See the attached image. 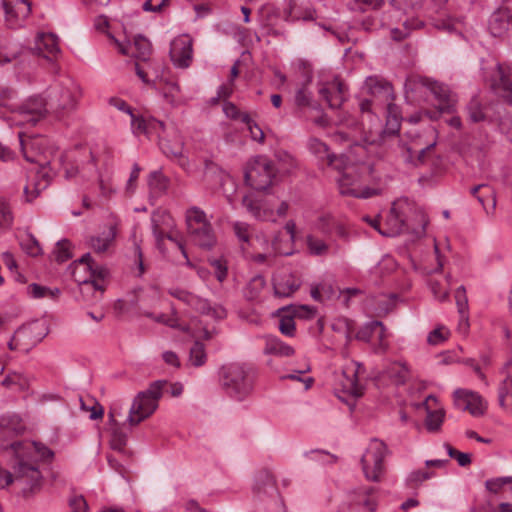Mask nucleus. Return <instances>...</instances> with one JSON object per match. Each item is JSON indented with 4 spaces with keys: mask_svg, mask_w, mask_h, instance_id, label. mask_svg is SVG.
<instances>
[{
    "mask_svg": "<svg viewBox=\"0 0 512 512\" xmlns=\"http://www.w3.org/2000/svg\"><path fill=\"white\" fill-rule=\"evenodd\" d=\"M8 423L0 419V489L13 483L14 479L21 482L22 493L30 496L40 489L42 475L35 464L29 463L31 454L37 453L41 459L47 460L54 453L45 445L33 441H16L8 443L4 440Z\"/></svg>",
    "mask_w": 512,
    "mask_h": 512,
    "instance_id": "f257e3e1",
    "label": "nucleus"
},
{
    "mask_svg": "<svg viewBox=\"0 0 512 512\" xmlns=\"http://www.w3.org/2000/svg\"><path fill=\"white\" fill-rule=\"evenodd\" d=\"M219 381L230 398L243 401L254 390L256 371L251 365L245 363H230L221 367Z\"/></svg>",
    "mask_w": 512,
    "mask_h": 512,
    "instance_id": "f03ea898",
    "label": "nucleus"
},
{
    "mask_svg": "<svg viewBox=\"0 0 512 512\" xmlns=\"http://www.w3.org/2000/svg\"><path fill=\"white\" fill-rule=\"evenodd\" d=\"M167 385L166 380H157L152 382L146 390L136 395L127 418L129 425H138L157 410L159 400L163 396V391Z\"/></svg>",
    "mask_w": 512,
    "mask_h": 512,
    "instance_id": "7ed1b4c3",
    "label": "nucleus"
},
{
    "mask_svg": "<svg viewBox=\"0 0 512 512\" xmlns=\"http://www.w3.org/2000/svg\"><path fill=\"white\" fill-rule=\"evenodd\" d=\"M405 87L407 90L410 89L411 91L423 87L433 94L435 100L438 102L436 110H427L425 112L431 120H437L442 113L450 114L455 111L457 100L448 86L442 83L432 81L428 78H409L406 80Z\"/></svg>",
    "mask_w": 512,
    "mask_h": 512,
    "instance_id": "20e7f679",
    "label": "nucleus"
},
{
    "mask_svg": "<svg viewBox=\"0 0 512 512\" xmlns=\"http://www.w3.org/2000/svg\"><path fill=\"white\" fill-rule=\"evenodd\" d=\"M185 218L191 241L205 250L213 248L217 239L206 213L199 207L193 206L187 209Z\"/></svg>",
    "mask_w": 512,
    "mask_h": 512,
    "instance_id": "39448f33",
    "label": "nucleus"
},
{
    "mask_svg": "<svg viewBox=\"0 0 512 512\" xmlns=\"http://www.w3.org/2000/svg\"><path fill=\"white\" fill-rule=\"evenodd\" d=\"M277 171L272 160L266 156H255L245 166V183L254 190L265 191L273 185Z\"/></svg>",
    "mask_w": 512,
    "mask_h": 512,
    "instance_id": "423d86ee",
    "label": "nucleus"
},
{
    "mask_svg": "<svg viewBox=\"0 0 512 512\" xmlns=\"http://www.w3.org/2000/svg\"><path fill=\"white\" fill-rule=\"evenodd\" d=\"M386 454V444L379 439H372L361 457L362 471L368 481L379 482L381 480Z\"/></svg>",
    "mask_w": 512,
    "mask_h": 512,
    "instance_id": "0eeeda50",
    "label": "nucleus"
},
{
    "mask_svg": "<svg viewBox=\"0 0 512 512\" xmlns=\"http://www.w3.org/2000/svg\"><path fill=\"white\" fill-rule=\"evenodd\" d=\"M81 95L79 85L71 78H65L50 95V107L58 114L74 111Z\"/></svg>",
    "mask_w": 512,
    "mask_h": 512,
    "instance_id": "6e6552de",
    "label": "nucleus"
},
{
    "mask_svg": "<svg viewBox=\"0 0 512 512\" xmlns=\"http://www.w3.org/2000/svg\"><path fill=\"white\" fill-rule=\"evenodd\" d=\"M341 172L337 179L339 192L345 196H353L357 198H369L376 194V190L368 187H361L359 185V176L355 172L354 167L348 166V162L345 168L338 170Z\"/></svg>",
    "mask_w": 512,
    "mask_h": 512,
    "instance_id": "1a4fd4ad",
    "label": "nucleus"
},
{
    "mask_svg": "<svg viewBox=\"0 0 512 512\" xmlns=\"http://www.w3.org/2000/svg\"><path fill=\"white\" fill-rule=\"evenodd\" d=\"M301 284L300 278L287 268L278 269L272 276L274 296L278 298L291 297Z\"/></svg>",
    "mask_w": 512,
    "mask_h": 512,
    "instance_id": "9d476101",
    "label": "nucleus"
},
{
    "mask_svg": "<svg viewBox=\"0 0 512 512\" xmlns=\"http://www.w3.org/2000/svg\"><path fill=\"white\" fill-rule=\"evenodd\" d=\"M374 338L378 340V344H373L374 352H385L388 348V343L386 341V329L380 321H371L366 323L355 335V339L367 343H370Z\"/></svg>",
    "mask_w": 512,
    "mask_h": 512,
    "instance_id": "9b49d317",
    "label": "nucleus"
},
{
    "mask_svg": "<svg viewBox=\"0 0 512 512\" xmlns=\"http://www.w3.org/2000/svg\"><path fill=\"white\" fill-rule=\"evenodd\" d=\"M454 405L462 411H468L474 417L483 415L486 410L482 397L478 393L466 389L455 390Z\"/></svg>",
    "mask_w": 512,
    "mask_h": 512,
    "instance_id": "f8f14e48",
    "label": "nucleus"
},
{
    "mask_svg": "<svg viewBox=\"0 0 512 512\" xmlns=\"http://www.w3.org/2000/svg\"><path fill=\"white\" fill-rule=\"evenodd\" d=\"M46 102L42 97H33L19 107L18 123L21 125H36L46 115Z\"/></svg>",
    "mask_w": 512,
    "mask_h": 512,
    "instance_id": "ddd939ff",
    "label": "nucleus"
},
{
    "mask_svg": "<svg viewBox=\"0 0 512 512\" xmlns=\"http://www.w3.org/2000/svg\"><path fill=\"white\" fill-rule=\"evenodd\" d=\"M310 152L321 162L328 166L340 170L345 168L347 157L343 154L336 155L332 153L326 143L317 138H311L308 142Z\"/></svg>",
    "mask_w": 512,
    "mask_h": 512,
    "instance_id": "4468645a",
    "label": "nucleus"
},
{
    "mask_svg": "<svg viewBox=\"0 0 512 512\" xmlns=\"http://www.w3.org/2000/svg\"><path fill=\"white\" fill-rule=\"evenodd\" d=\"M193 57V41L188 35L176 37L170 45V58L180 68L189 67Z\"/></svg>",
    "mask_w": 512,
    "mask_h": 512,
    "instance_id": "2eb2a0df",
    "label": "nucleus"
},
{
    "mask_svg": "<svg viewBox=\"0 0 512 512\" xmlns=\"http://www.w3.org/2000/svg\"><path fill=\"white\" fill-rule=\"evenodd\" d=\"M364 88L377 105H383L384 102L394 101L395 99L392 85L379 76L367 77L364 82Z\"/></svg>",
    "mask_w": 512,
    "mask_h": 512,
    "instance_id": "dca6fc26",
    "label": "nucleus"
},
{
    "mask_svg": "<svg viewBox=\"0 0 512 512\" xmlns=\"http://www.w3.org/2000/svg\"><path fill=\"white\" fill-rule=\"evenodd\" d=\"M346 91L347 87L343 81L339 77H335L319 89V94L325 99L330 108L336 109L343 104Z\"/></svg>",
    "mask_w": 512,
    "mask_h": 512,
    "instance_id": "f3484780",
    "label": "nucleus"
},
{
    "mask_svg": "<svg viewBox=\"0 0 512 512\" xmlns=\"http://www.w3.org/2000/svg\"><path fill=\"white\" fill-rule=\"evenodd\" d=\"M131 126L133 133L147 136L156 134L159 141L164 137L166 131L165 123L153 117L144 118L143 116L132 115Z\"/></svg>",
    "mask_w": 512,
    "mask_h": 512,
    "instance_id": "a211bd4d",
    "label": "nucleus"
},
{
    "mask_svg": "<svg viewBox=\"0 0 512 512\" xmlns=\"http://www.w3.org/2000/svg\"><path fill=\"white\" fill-rule=\"evenodd\" d=\"M175 140L171 142L169 139L163 137L159 141V146L163 153L173 161H175L181 168L188 169L189 160L183 154L184 143L177 132L174 131Z\"/></svg>",
    "mask_w": 512,
    "mask_h": 512,
    "instance_id": "6ab92c4d",
    "label": "nucleus"
},
{
    "mask_svg": "<svg viewBox=\"0 0 512 512\" xmlns=\"http://www.w3.org/2000/svg\"><path fill=\"white\" fill-rule=\"evenodd\" d=\"M91 272L90 279H86L80 283V291L81 294L85 297L88 294H92V298L94 300L98 299V295H101L104 291L103 280L107 275V269L103 267L92 266V269H89Z\"/></svg>",
    "mask_w": 512,
    "mask_h": 512,
    "instance_id": "aec40b11",
    "label": "nucleus"
},
{
    "mask_svg": "<svg viewBox=\"0 0 512 512\" xmlns=\"http://www.w3.org/2000/svg\"><path fill=\"white\" fill-rule=\"evenodd\" d=\"M170 219H171L170 215L166 212H155L152 214V217H151L152 231H153V235L156 239L157 246L159 248H161L163 240L165 238H167L171 241H174L180 248L183 256L186 259H188V256H187L184 246L180 242L175 240L171 234L166 233L165 229L162 228V226H161L162 224L166 223ZM187 263L190 265L189 260H187Z\"/></svg>",
    "mask_w": 512,
    "mask_h": 512,
    "instance_id": "412c9836",
    "label": "nucleus"
},
{
    "mask_svg": "<svg viewBox=\"0 0 512 512\" xmlns=\"http://www.w3.org/2000/svg\"><path fill=\"white\" fill-rule=\"evenodd\" d=\"M2 5L6 20L13 25L25 20L31 13V4L28 0H3Z\"/></svg>",
    "mask_w": 512,
    "mask_h": 512,
    "instance_id": "4be33fe9",
    "label": "nucleus"
},
{
    "mask_svg": "<svg viewBox=\"0 0 512 512\" xmlns=\"http://www.w3.org/2000/svg\"><path fill=\"white\" fill-rule=\"evenodd\" d=\"M115 43L117 44L120 53L123 55H128L131 53V55L137 60L144 62L149 59L152 52L150 41L143 36L135 37L133 44L129 46L122 44L117 40H115Z\"/></svg>",
    "mask_w": 512,
    "mask_h": 512,
    "instance_id": "5701e85b",
    "label": "nucleus"
},
{
    "mask_svg": "<svg viewBox=\"0 0 512 512\" xmlns=\"http://www.w3.org/2000/svg\"><path fill=\"white\" fill-rule=\"evenodd\" d=\"M34 49L36 52L48 60H54L60 54L58 37L52 33L40 34L36 41Z\"/></svg>",
    "mask_w": 512,
    "mask_h": 512,
    "instance_id": "b1692460",
    "label": "nucleus"
},
{
    "mask_svg": "<svg viewBox=\"0 0 512 512\" xmlns=\"http://www.w3.org/2000/svg\"><path fill=\"white\" fill-rule=\"evenodd\" d=\"M314 312L315 309L307 305L294 307L292 316H283L280 319L279 330L286 336H293L295 332L294 317H310Z\"/></svg>",
    "mask_w": 512,
    "mask_h": 512,
    "instance_id": "393cba45",
    "label": "nucleus"
},
{
    "mask_svg": "<svg viewBox=\"0 0 512 512\" xmlns=\"http://www.w3.org/2000/svg\"><path fill=\"white\" fill-rule=\"evenodd\" d=\"M197 312L210 316L216 320H222L227 316L226 309L218 304L211 305L206 299H203L197 295L194 296L190 305Z\"/></svg>",
    "mask_w": 512,
    "mask_h": 512,
    "instance_id": "a878e982",
    "label": "nucleus"
},
{
    "mask_svg": "<svg viewBox=\"0 0 512 512\" xmlns=\"http://www.w3.org/2000/svg\"><path fill=\"white\" fill-rule=\"evenodd\" d=\"M375 493L376 488L374 487H359L352 493V502L354 505L366 508L369 512H375L377 509Z\"/></svg>",
    "mask_w": 512,
    "mask_h": 512,
    "instance_id": "bb28decb",
    "label": "nucleus"
},
{
    "mask_svg": "<svg viewBox=\"0 0 512 512\" xmlns=\"http://www.w3.org/2000/svg\"><path fill=\"white\" fill-rule=\"evenodd\" d=\"M170 180L160 170L153 171L148 176V186L152 197L164 195L169 187Z\"/></svg>",
    "mask_w": 512,
    "mask_h": 512,
    "instance_id": "cd10ccee",
    "label": "nucleus"
},
{
    "mask_svg": "<svg viewBox=\"0 0 512 512\" xmlns=\"http://www.w3.org/2000/svg\"><path fill=\"white\" fill-rule=\"evenodd\" d=\"M455 300L460 316L459 319V330L466 332L469 327L468 317V299L466 296V289L464 286H460L455 292Z\"/></svg>",
    "mask_w": 512,
    "mask_h": 512,
    "instance_id": "c85d7f7f",
    "label": "nucleus"
},
{
    "mask_svg": "<svg viewBox=\"0 0 512 512\" xmlns=\"http://www.w3.org/2000/svg\"><path fill=\"white\" fill-rule=\"evenodd\" d=\"M108 417L111 425V448L117 451H123L127 444V433L116 422L113 413H109Z\"/></svg>",
    "mask_w": 512,
    "mask_h": 512,
    "instance_id": "c756f323",
    "label": "nucleus"
},
{
    "mask_svg": "<svg viewBox=\"0 0 512 512\" xmlns=\"http://www.w3.org/2000/svg\"><path fill=\"white\" fill-rule=\"evenodd\" d=\"M387 224L389 225L388 230L380 231L384 236H396L409 229L408 224L403 218L392 208L389 215L387 216Z\"/></svg>",
    "mask_w": 512,
    "mask_h": 512,
    "instance_id": "7c9ffc66",
    "label": "nucleus"
},
{
    "mask_svg": "<svg viewBox=\"0 0 512 512\" xmlns=\"http://www.w3.org/2000/svg\"><path fill=\"white\" fill-rule=\"evenodd\" d=\"M116 237V229L110 226L108 230L103 231L99 236L90 238V246L96 253H104L113 243Z\"/></svg>",
    "mask_w": 512,
    "mask_h": 512,
    "instance_id": "2f4dec72",
    "label": "nucleus"
},
{
    "mask_svg": "<svg viewBox=\"0 0 512 512\" xmlns=\"http://www.w3.org/2000/svg\"><path fill=\"white\" fill-rule=\"evenodd\" d=\"M498 403L504 410L512 406V376L508 375L498 386Z\"/></svg>",
    "mask_w": 512,
    "mask_h": 512,
    "instance_id": "473e14b6",
    "label": "nucleus"
},
{
    "mask_svg": "<svg viewBox=\"0 0 512 512\" xmlns=\"http://www.w3.org/2000/svg\"><path fill=\"white\" fill-rule=\"evenodd\" d=\"M266 354L288 357L294 354V349L277 338H269L264 349Z\"/></svg>",
    "mask_w": 512,
    "mask_h": 512,
    "instance_id": "72a5a7b5",
    "label": "nucleus"
},
{
    "mask_svg": "<svg viewBox=\"0 0 512 512\" xmlns=\"http://www.w3.org/2000/svg\"><path fill=\"white\" fill-rule=\"evenodd\" d=\"M445 418V410L438 408L432 410L427 408V415L425 419V427L429 432H438L441 429L442 423Z\"/></svg>",
    "mask_w": 512,
    "mask_h": 512,
    "instance_id": "f704fd0d",
    "label": "nucleus"
},
{
    "mask_svg": "<svg viewBox=\"0 0 512 512\" xmlns=\"http://www.w3.org/2000/svg\"><path fill=\"white\" fill-rule=\"evenodd\" d=\"M400 156L404 163L415 167V156L418 148V135L412 136L410 142L399 145Z\"/></svg>",
    "mask_w": 512,
    "mask_h": 512,
    "instance_id": "c9c22d12",
    "label": "nucleus"
},
{
    "mask_svg": "<svg viewBox=\"0 0 512 512\" xmlns=\"http://www.w3.org/2000/svg\"><path fill=\"white\" fill-rule=\"evenodd\" d=\"M436 146V140L425 142L422 140V137L418 135V148L415 156V167L423 165L426 163L427 159L430 157L433 148Z\"/></svg>",
    "mask_w": 512,
    "mask_h": 512,
    "instance_id": "e433bc0d",
    "label": "nucleus"
},
{
    "mask_svg": "<svg viewBox=\"0 0 512 512\" xmlns=\"http://www.w3.org/2000/svg\"><path fill=\"white\" fill-rule=\"evenodd\" d=\"M388 376L395 381L396 384L402 385L409 378V367L406 363L395 362L390 365L387 370Z\"/></svg>",
    "mask_w": 512,
    "mask_h": 512,
    "instance_id": "4c0bfd02",
    "label": "nucleus"
},
{
    "mask_svg": "<svg viewBox=\"0 0 512 512\" xmlns=\"http://www.w3.org/2000/svg\"><path fill=\"white\" fill-rule=\"evenodd\" d=\"M6 388L16 387L18 390H25L29 387V380L18 372L9 373L1 382Z\"/></svg>",
    "mask_w": 512,
    "mask_h": 512,
    "instance_id": "58836bf2",
    "label": "nucleus"
},
{
    "mask_svg": "<svg viewBox=\"0 0 512 512\" xmlns=\"http://www.w3.org/2000/svg\"><path fill=\"white\" fill-rule=\"evenodd\" d=\"M206 358L207 356L204 344L196 340L190 349V362L195 367H199L205 364Z\"/></svg>",
    "mask_w": 512,
    "mask_h": 512,
    "instance_id": "ea45409f",
    "label": "nucleus"
},
{
    "mask_svg": "<svg viewBox=\"0 0 512 512\" xmlns=\"http://www.w3.org/2000/svg\"><path fill=\"white\" fill-rule=\"evenodd\" d=\"M467 113L469 120L473 123H478L485 119L482 105L477 97H473L467 105Z\"/></svg>",
    "mask_w": 512,
    "mask_h": 512,
    "instance_id": "a19ab883",
    "label": "nucleus"
},
{
    "mask_svg": "<svg viewBox=\"0 0 512 512\" xmlns=\"http://www.w3.org/2000/svg\"><path fill=\"white\" fill-rule=\"evenodd\" d=\"M295 104L300 108L311 107L316 110L319 109V105L312 102V93L305 86L297 90Z\"/></svg>",
    "mask_w": 512,
    "mask_h": 512,
    "instance_id": "79ce46f5",
    "label": "nucleus"
},
{
    "mask_svg": "<svg viewBox=\"0 0 512 512\" xmlns=\"http://www.w3.org/2000/svg\"><path fill=\"white\" fill-rule=\"evenodd\" d=\"M422 25L421 21L413 20L412 22L405 21L403 29L393 28L391 30V37L396 41H402L410 34L411 30L416 29Z\"/></svg>",
    "mask_w": 512,
    "mask_h": 512,
    "instance_id": "37998d69",
    "label": "nucleus"
},
{
    "mask_svg": "<svg viewBox=\"0 0 512 512\" xmlns=\"http://www.w3.org/2000/svg\"><path fill=\"white\" fill-rule=\"evenodd\" d=\"M22 249L30 256H38L42 253V248L38 240L32 235L27 234L20 242Z\"/></svg>",
    "mask_w": 512,
    "mask_h": 512,
    "instance_id": "c03bdc74",
    "label": "nucleus"
},
{
    "mask_svg": "<svg viewBox=\"0 0 512 512\" xmlns=\"http://www.w3.org/2000/svg\"><path fill=\"white\" fill-rule=\"evenodd\" d=\"M242 204L255 218L260 220L267 219L266 211H262L259 203L250 195L243 197Z\"/></svg>",
    "mask_w": 512,
    "mask_h": 512,
    "instance_id": "a18cd8bd",
    "label": "nucleus"
},
{
    "mask_svg": "<svg viewBox=\"0 0 512 512\" xmlns=\"http://www.w3.org/2000/svg\"><path fill=\"white\" fill-rule=\"evenodd\" d=\"M53 254L55 256V260L59 263L66 262L72 258L70 242L66 239L58 241Z\"/></svg>",
    "mask_w": 512,
    "mask_h": 512,
    "instance_id": "49530a36",
    "label": "nucleus"
},
{
    "mask_svg": "<svg viewBox=\"0 0 512 512\" xmlns=\"http://www.w3.org/2000/svg\"><path fill=\"white\" fill-rule=\"evenodd\" d=\"M307 247L312 255L322 256L327 254L328 245L321 239L312 235L307 236Z\"/></svg>",
    "mask_w": 512,
    "mask_h": 512,
    "instance_id": "de8ad7c7",
    "label": "nucleus"
},
{
    "mask_svg": "<svg viewBox=\"0 0 512 512\" xmlns=\"http://www.w3.org/2000/svg\"><path fill=\"white\" fill-rule=\"evenodd\" d=\"M242 123L246 124L250 136L254 141H257L259 143H263L265 139V134L263 130L258 126V124L251 119L249 115H244L242 118Z\"/></svg>",
    "mask_w": 512,
    "mask_h": 512,
    "instance_id": "09e8293b",
    "label": "nucleus"
},
{
    "mask_svg": "<svg viewBox=\"0 0 512 512\" xmlns=\"http://www.w3.org/2000/svg\"><path fill=\"white\" fill-rule=\"evenodd\" d=\"M497 89L506 103L512 105V82L511 80L502 75L497 83Z\"/></svg>",
    "mask_w": 512,
    "mask_h": 512,
    "instance_id": "8fccbe9b",
    "label": "nucleus"
},
{
    "mask_svg": "<svg viewBox=\"0 0 512 512\" xmlns=\"http://www.w3.org/2000/svg\"><path fill=\"white\" fill-rule=\"evenodd\" d=\"M507 484H512V476H505V477H497V478H491L488 479L485 482V487L488 491L491 493H498L503 486Z\"/></svg>",
    "mask_w": 512,
    "mask_h": 512,
    "instance_id": "3c124183",
    "label": "nucleus"
},
{
    "mask_svg": "<svg viewBox=\"0 0 512 512\" xmlns=\"http://www.w3.org/2000/svg\"><path fill=\"white\" fill-rule=\"evenodd\" d=\"M434 474L427 470L412 471L407 477V483L410 487H416L425 480L432 478Z\"/></svg>",
    "mask_w": 512,
    "mask_h": 512,
    "instance_id": "603ef678",
    "label": "nucleus"
},
{
    "mask_svg": "<svg viewBox=\"0 0 512 512\" xmlns=\"http://www.w3.org/2000/svg\"><path fill=\"white\" fill-rule=\"evenodd\" d=\"M360 368L361 365L358 364V369L353 373V377L348 379V383L344 385L346 391L355 397H360L363 394V387L359 384L357 379Z\"/></svg>",
    "mask_w": 512,
    "mask_h": 512,
    "instance_id": "864d4df0",
    "label": "nucleus"
},
{
    "mask_svg": "<svg viewBox=\"0 0 512 512\" xmlns=\"http://www.w3.org/2000/svg\"><path fill=\"white\" fill-rule=\"evenodd\" d=\"M168 293L172 297L182 301L183 303H185L188 306L191 305L192 300L194 299V296H195L193 293H191L185 289L179 288V287L170 288L168 290Z\"/></svg>",
    "mask_w": 512,
    "mask_h": 512,
    "instance_id": "5fc2aeb1",
    "label": "nucleus"
},
{
    "mask_svg": "<svg viewBox=\"0 0 512 512\" xmlns=\"http://www.w3.org/2000/svg\"><path fill=\"white\" fill-rule=\"evenodd\" d=\"M448 455L451 458H454L457 460L458 464L461 467H466L471 464V454L464 453L456 450L455 448L451 447L450 445H446Z\"/></svg>",
    "mask_w": 512,
    "mask_h": 512,
    "instance_id": "6e6d98bb",
    "label": "nucleus"
},
{
    "mask_svg": "<svg viewBox=\"0 0 512 512\" xmlns=\"http://www.w3.org/2000/svg\"><path fill=\"white\" fill-rule=\"evenodd\" d=\"M480 191H486L487 197L491 199V207L494 210L496 206V192L488 184H479L471 188L470 193L477 198Z\"/></svg>",
    "mask_w": 512,
    "mask_h": 512,
    "instance_id": "4d7b16f0",
    "label": "nucleus"
},
{
    "mask_svg": "<svg viewBox=\"0 0 512 512\" xmlns=\"http://www.w3.org/2000/svg\"><path fill=\"white\" fill-rule=\"evenodd\" d=\"M256 484L258 489H262L266 486L274 487L275 479L272 473L268 470H262L258 473L256 478Z\"/></svg>",
    "mask_w": 512,
    "mask_h": 512,
    "instance_id": "13d9d810",
    "label": "nucleus"
},
{
    "mask_svg": "<svg viewBox=\"0 0 512 512\" xmlns=\"http://www.w3.org/2000/svg\"><path fill=\"white\" fill-rule=\"evenodd\" d=\"M323 293L331 294L332 287L326 284L313 285L311 287L310 294L315 301L322 302L324 300Z\"/></svg>",
    "mask_w": 512,
    "mask_h": 512,
    "instance_id": "bf43d9fd",
    "label": "nucleus"
},
{
    "mask_svg": "<svg viewBox=\"0 0 512 512\" xmlns=\"http://www.w3.org/2000/svg\"><path fill=\"white\" fill-rule=\"evenodd\" d=\"M233 230L240 241H242V242L249 241L250 233H249V225L247 223L237 221L233 224Z\"/></svg>",
    "mask_w": 512,
    "mask_h": 512,
    "instance_id": "052dcab7",
    "label": "nucleus"
},
{
    "mask_svg": "<svg viewBox=\"0 0 512 512\" xmlns=\"http://www.w3.org/2000/svg\"><path fill=\"white\" fill-rule=\"evenodd\" d=\"M449 332L441 328L434 329L428 335L427 341L431 345H438L447 339Z\"/></svg>",
    "mask_w": 512,
    "mask_h": 512,
    "instance_id": "680f3d73",
    "label": "nucleus"
},
{
    "mask_svg": "<svg viewBox=\"0 0 512 512\" xmlns=\"http://www.w3.org/2000/svg\"><path fill=\"white\" fill-rule=\"evenodd\" d=\"M223 111L228 118L233 120H240L242 122V118L244 115H248L247 113H242L238 110L236 105L231 102H225L223 106Z\"/></svg>",
    "mask_w": 512,
    "mask_h": 512,
    "instance_id": "e2e57ef3",
    "label": "nucleus"
},
{
    "mask_svg": "<svg viewBox=\"0 0 512 512\" xmlns=\"http://www.w3.org/2000/svg\"><path fill=\"white\" fill-rule=\"evenodd\" d=\"M213 175H215L217 182H221L223 180V171L216 164L212 162H206L204 170L205 178L208 179Z\"/></svg>",
    "mask_w": 512,
    "mask_h": 512,
    "instance_id": "0e129e2a",
    "label": "nucleus"
},
{
    "mask_svg": "<svg viewBox=\"0 0 512 512\" xmlns=\"http://www.w3.org/2000/svg\"><path fill=\"white\" fill-rule=\"evenodd\" d=\"M490 30L494 35H499L502 30L507 28L508 22L504 19H501L500 16L493 15L490 20Z\"/></svg>",
    "mask_w": 512,
    "mask_h": 512,
    "instance_id": "69168bd1",
    "label": "nucleus"
},
{
    "mask_svg": "<svg viewBox=\"0 0 512 512\" xmlns=\"http://www.w3.org/2000/svg\"><path fill=\"white\" fill-rule=\"evenodd\" d=\"M13 221L11 212L5 206H0V232L8 229Z\"/></svg>",
    "mask_w": 512,
    "mask_h": 512,
    "instance_id": "338daca9",
    "label": "nucleus"
},
{
    "mask_svg": "<svg viewBox=\"0 0 512 512\" xmlns=\"http://www.w3.org/2000/svg\"><path fill=\"white\" fill-rule=\"evenodd\" d=\"M73 512H85L88 508L86 500L82 496H75L69 501Z\"/></svg>",
    "mask_w": 512,
    "mask_h": 512,
    "instance_id": "774afa93",
    "label": "nucleus"
}]
</instances>
